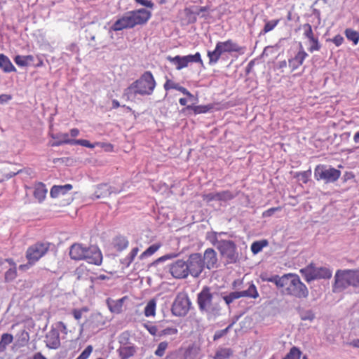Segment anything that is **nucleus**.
<instances>
[{
  "mask_svg": "<svg viewBox=\"0 0 359 359\" xmlns=\"http://www.w3.org/2000/svg\"><path fill=\"white\" fill-rule=\"evenodd\" d=\"M222 294L204 286L197 294L196 303L199 311L208 318H216L221 313Z\"/></svg>",
  "mask_w": 359,
  "mask_h": 359,
  "instance_id": "f257e3e1",
  "label": "nucleus"
},
{
  "mask_svg": "<svg viewBox=\"0 0 359 359\" xmlns=\"http://www.w3.org/2000/svg\"><path fill=\"white\" fill-rule=\"evenodd\" d=\"M156 83L151 72H144L141 76L127 87L123 96L129 100L137 95L142 96L151 95L156 88Z\"/></svg>",
  "mask_w": 359,
  "mask_h": 359,
  "instance_id": "f03ea898",
  "label": "nucleus"
},
{
  "mask_svg": "<svg viewBox=\"0 0 359 359\" xmlns=\"http://www.w3.org/2000/svg\"><path fill=\"white\" fill-rule=\"evenodd\" d=\"M151 15V12L145 8L127 12L114 22L110 30L121 31L124 29L133 28L137 25H143L149 20Z\"/></svg>",
  "mask_w": 359,
  "mask_h": 359,
  "instance_id": "7ed1b4c3",
  "label": "nucleus"
},
{
  "mask_svg": "<svg viewBox=\"0 0 359 359\" xmlns=\"http://www.w3.org/2000/svg\"><path fill=\"white\" fill-rule=\"evenodd\" d=\"M300 273L308 283L318 279H330L332 276V270L329 267H316L313 264L302 269Z\"/></svg>",
  "mask_w": 359,
  "mask_h": 359,
  "instance_id": "20e7f679",
  "label": "nucleus"
},
{
  "mask_svg": "<svg viewBox=\"0 0 359 359\" xmlns=\"http://www.w3.org/2000/svg\"><path fill=\"white\" fill-rule=\"evenodd\" d=\"M51 243L49 242H36L30 245L26 251V258L31 265L37 262L49 250Z\"/></svg>",
  "mask_w": 359,
  "mask_h": 359,
  "instance_id": "39448f33",
  "label": "nucleus"
},
{
  "mask_svg": "<svg viewBox=\"0 0 359 359\" xmlns=\"http://www.w3.org/2000/svg\"><path fill=\"white\" fill-rule=\"evenodd\" d=\"M341 176V171L326 165H318L314 170L316 180H324L326 183L336 182Z\"/></svg>",
  "mask_w": 359,
  "mask_h": 359,
  "instance_id": "423d86ee",
  "label": "nucleus"
},
{
  "mask_svg": "<svg viewBox=\"0 0 359 359\" xmlns=\"http://www.w3.org/2000/svg\"><path fill=\"white\" fill-rule=\"evenodd\" d=\"M191 306V302L186 294H178L172 305L171 311L173 316L177 317L185 316Z\"/></svg>",
  "mask_w": 359,
  "mask_h": 359,
  "instance_id": "0eeeda50",
  "label": "nucleus"
},
{
  "mask_svg": "<svg viewBox=\"0 0 359 359\" xmlns=\"http://www.w3.org/2000/svg\"><path fill=\"white\" fill-rule=\"evenodd\" d=\"M290 280L286 290L287 294L297 298H306L309 296V290L304 283H303L299 276L292 274L290 276Z\"/></svg>",
  "mask_w": 359,
  "mask_h": 359,
  "instance_id": "6e6552de",
  "label": "nucleus"
},
{
  "mask_svg": "<svg viewBox=\"0 0 359 359\" xmlns=\"http://www.w3.org/2000/svg\"><path fill=\"white\" fill-rule=\"evenodd\" d=\"M351 286L350 269H338L334 275V282L332 291L334 293L341 292Z\"/></svg>",
  "mask_w": 359,
  "mask_h": 359,
  "instance_id": "1a4fd4ad",
  "label": "nucleus"
},
{
  "mask_svg": "<svg viewBox=\"0 0 359 359\" xmlns=\"http://www.w3.org/2000/svg\"><path fill=\"white\" fill-rule=\"evenodd\" d=\"M218 250L223 257L226 258L229 263H236L238 260L236 245L233 241L220 240Z\"/></svg>",
  "mask_w": 359,
  "mask_h": 359,
  "instance_id": "9d476101",
  "label": "nucleus"
},
{
  "mask_svg": "<svg viewBox=\"0 0 359 359\" xmlns=\"http://www.w3.org/2000/svg\"><path fill=\"white\" fill-rule=\"evenodd\" d=\"M167 60L176 66L177 70H180L188 66L190 62H199L203 65L200 53L197 52L194 55H188L185 56L176 55L175 57L168 56Z\"/></svg>",
  "mask_w": 359,
  "mask_h": 359,
  "instance_id": "9b49d317",
  "label": "nucleus"
},
{
  "mask_svg": "<svg viewBox=\"0 0 359 359\" xmlns=\"http://www.w3.org/2000/svg\"><path fill=\"white\" fill-rule=\"evenodd\" d=\"M189 275L197 278L203 271L204 262L200 253L191 254L187 260Z\"/></svg>",
  "mask_w": 359,
  "mask_h": 359,
  "instance_id": "f8f14e48",
  "label": "nucleus"
},
{
  "mask_svg": "<svg viewBox=\"0 0 359 359\" xmlns=\"http://www.w3.org/2000/svg\"><path fill=\"white\" fill-rule=\"evenodd\" d=\"M187 261L177 259L169 264V271L177 279L186 278L189 276Z\"/></svg>",
  "mask_w": 359,
  "mask_h": 359,
  "instance_id": "ddd939ff",
  "label": "nucleus"
},
{
  "mask_svg": "<svg viewBox=\"0 0 359 359\" xmlns=\"http://www.w3.org/2000/svg\"><path fill=\"white\" fill-rule=\"evenodd\" d=\"M83 260H86L89 264L97 266L101 265L102 262V255L99 248L96 245L86 246L85 258H83Z\"/></svg>",
  "mask_w": 359,
  "mask_h": 359,
  "instance_id": "4468645a",
  "label": "nucleus"
},
{
  "mask_svg": "<svg viewBox=\"0 0 359 359\" xmlns=\"http://www.w3.org/2000/svg\"><path fill=\"white\" fill-rule=\"evenodd\" d=\"M217 46H219L222 54L225 53H231L236 52L240 55H243L245 52V47L241 46L231 39H228L225 41H218Z\"/></svg>",
  "mask_w": 359,
  "mask_h": 359,
  "instance_id": "2eb2a0df",
  "label": "nucleus"
},
{
  "mask_svg": "<svg viewBox=\"0 0 359 359\" xmlns=\"http://www.w3.org/2000/svg\"><path fill=\"white\" fill-rule=\"evenodd\" d=\"M299 48L294 57L289 59L288 64L292 71L298 69L304 62V60L309 56L304 50L302 43L299 44Z\"/></svg>",
  "mask_w": 359,
  "mask_h": 359,
  "instance_id": "dca6fc26",
  "label": "nucleus"
},
{
  "mask_svg": "<svg viewBox=\"0 0 359 359\" xmlns=\"http://www.w3.org/2000/svg\"><path fill=\"white\" fill-rule=\"evenodd\" d=\"M46 345L48 348L57 349L60 346V334L57 329L51 327L46 335Z\"/></svg>",
  "mask_w": 359,
  "mask_h": 359,
  "instance_id": "f3484780",
  "label": "nucleus"
},
{
  "mask_svg": "<svg viewBox=\"0 0 359 359\" xmlns=\"http://www.w3.org/2000/svg\"><path fill=\"white\" fill-rule=\"evenodd\" d=\"M202 258L204 266L207 269H211L216 266L217 262V253L212 248L206 249Z\"/></svg>",
  "mask_w": 359,
  "mask_h": 359,
  "instance_id": "a211bd4d",
  "label": "nucleus"
},
{
  "mask_svg": "<svg viewBox=\"0 0 359 359\" xmlns=\"http://www.w3.org/2000/svg\"><path fill=\"white\" fill-rule=\"evenodd\" d=\"M120 191L114 187L109 186L107 184H101L97 187L95 191V196L97 198H106L109 196L111 194H118Z\"/></svg>",
  "mask_w": 359,
  "mask_h": 359,
  "instance_id": "6ab92c4d",
  "label": "nucleus"
},
{
  "mask_svg": "<svg viewBox=\"0 0 359 359\" xmlns=\"http://www.w3.org/2000/svg\"><path fill=\"white\" fill-rule=\"evenodd\" d=\"M50 137L55 140L54 142H50L49 145L55 147L65 144L73 145L74 139L69 138L68 133L51 134Z\"/></svg>",
  "mask_w": 359,
  "mask_h": 359,
  "instance_id": "aec40b11",
  "label": "nucleus"
},
{
  "mask_svg": "<svg viewBox=\"0 0 359 359\" xmlns=\"http://www.w3.org/2000/svg\"><path fill=\"white\" fill-rule=\"evenodd\" d=\"M85 248L86 246L80 243L73 244L69 250L71 259L76 261L83 260V258H85Z\"/></svg>",
  "mask_w": 359,
  "mask_h": 359,
  "instance_id": "412c9836",
  "label": "nucleus"
},
{
  "mask_svg": "<svg viewBox=\"0 0 359 359\" xmlns=\"http://www.w3.org/2000/svg\"><path fill=\"white\" fill-rule=\"evenodd\" d=\"M164 89L165 90H169L170 89H175L180 92H181L184 95H187L188 97L192 99L194 98V95L184 87L180 86L177 83H175L171 80L168 79L166 82L164 83Z\"/></svg>",
  "mask_w": 359,
  "mask_h": 359,
  "instance_id": "4be33fe9",
  "label": "nucleus"
},
{
  "mask_svg": "<svg viewBox=\"0 0 359 359\" xmlns=\"http://www.w3.org/2000/svg\"><path fill=\"white\" fill-rule=\"evenodd\" d=\"M72 189V185L67 184L65 185H54L50 191L51 198H55L61 195L66 194L69 191Z\"/></svg>",
  "mask_w": 359,
  "mask_h": 359,
  "instance_id": "5701e85b",
  "label": "nucleus"
},
{
  "mask_svg": "<svg viewBox=\"0 0 359 359\" xmlns=\"http://www.w3.org/2000/svg\"><path fill=\"white\" fill-rule=\"evenodd\" d=\"M0 69L5 73L17 71L8 57L3 53H0Z\"/></svg>",
  "mask_w": 359,
  "mask_h": 359,
  "instance_id": "b1692460",
  "label": "nucleus"
},
{
  "mask_svg": "<svg viewBox=\"0 0 359 359\" xmlns=\"http://www.w3.org/2000/svg\"><path fill=\"white\" fill-rule=\"evenodd\" d=\"M112 244L117 251L122 252L128 247L129 241L126 236L118 235L113 238Z\"/></svg>",
  "mask_w": 359,
  "mask_h": 359,
  "instance_id": "393cba45",
  "label": "nucleus"
},
{
  "mask_svg": "<svg viewBox=\"0 0 359 359\" xmlns=\"http://www.w3.org/2000/svg\"><path fill=\"white\" fill-rule=\"evenodd\" d=\"M125 297L118 299L117 300H113L111 299H107V304L111 313H120L122 311L123 304Z\"/></svg>",
  "mask_w": 359,
  "mask_h": 359,
  "instance_id": "a878e982",
  "label": "nucleus"
},
{
  "mask_svg": "<svg viewBox=\"0 0 359 359\" xmlns=\"http://www.w3.org/2000/svg\"><path fill=\"white\" fill-rule=\"evenodd\" d=\"M138 252L139 248L137 247L133 248L126 257L120 259V264H121L123 269H127L130 266Z\"/></svg>",
  "mask_w": 359,
  "mask_h": 359,
  "instance_id": "bb28decb",
  "label": "nucleus"
},
{
  "mask_svg": "<svg viewBox=\"0 0 359 359\" xmlns=\"http://www.w3.org/2000/svg\"><path fill=\"white\" fill-rule=\"evenodd\" d=\"M233 355L231 348L219 346L217 348L213 359H229Z\"/></svg>",
  "mask_w": 359,
  "mask_h": 359,
  "instance_id": "cd10ccee",
  "label": "nucleus"
},
{
  "mask_svg": "<svg viewBox=\"0 0 359 359\" xmlns=\"http://www.w3.org/2000/svg\"><path fill=\"white\" fill-rule=\"evenodd\" d=\"M47 193V189L42 182H39L34 187V190L33 195L36 199L39 201V202H42L46 198V195Z\"/></svg>",
  "mask_w": 359,
  "mask_h": 359,
  "instance_id": "c85d7f7f",
  "label": "nucleus"
},
{
  "mask_svg": "<svg viewBox=\"0 0 359 359\" xmlns=\"http://www.w3.org/2000/svg\"><path fill=\"white\" fill-rule=\"evenodd\" d=\"M223 54L219 48V46L217 45L215 46V48L213 50H208L207 53V56L209 58V65H215L219 61L220 57Z\"/></svg>",
  "mask_w": 359,
  "mask_h": 359,
  "instance_id": "c756f323",
  "label": "nucleus"
},
{
  "mask_svg": "<svg viewBox=\"0 0 359 359\" xmlns=\"http://www.w3.org/2000/svg\"><path fill=\"white\" fill-rule=\"evenodd\" d=\"M118 351L121 359H128L134 355L136 349L134 346H125L120 347Z\"/></svg>",
  "mask_w": 359,
  "mask_h": 359,
  "instance_id": "7c9ffc66",
  "label": "nucleus"
},
{
  "mask_svg": "<svg viewBox=\"0 0 359 359\" xmlns=\"http://www.w3.org/2000/svg\"><path fill=\"white\" fill-rule=\"evenodd\" d=\"M241 292L243 297L257 299L259 297V292L253 283L249 284V287L247 290Z\"/></svg>",
  "mask_w": 359,
  "mask_h": 359,
  "instance_id": "2f4dec72",
  "label": "nucleus"
},
{
  "mask_svg": "<svg viewBox=\"0 0 359 359\" xmlns=\"http://www.w3.org/2000/svg\"><path fill=\"white\" fill-rule=\"evenodd\" d=\"M13 337L11 334H3L0 339V351L4 352L6 349V346L13 342Z\"/></svg>",
  "mask_w": 359,
  "mask_h": 359,
  "instance_id": "473e14b6",
  "label": "nucleus"
},
{
  "mask_svg": "<svg viewBox=\"0 0 359 359\" xmlns=\"http://www.w3.org/2000/svg\"><path fill=\"white\" fill-rule=\"evenodd\" d=\"M156 302L152 299L147 304L144 313L146 317L154 316L156 313Z\"/></svg>",
  "mask_w": 359,
  "mask_h": 359,
  "instance_id": "72a5a7b5",
  "label": "nucleus"
},
{
  "mask_svg": "<svg viewBox=\"0 0 359 359\" xmlns=\"http://www.w3.org/2000/svg\"><path fill=\"white\" fill-rule=\"evenodd\" d=\"M235 197L236 194L229 190L217 192V201L226 202Z\"/></svg>",
  "mask_w": 359,
  "mask_h": 359,
  "instance_id": "f704fd0d",
  "label": "nucleus"
},
{
  "mask_svg": "<svg viewBox=\"0 0 359 359\" xmlns=\"http://www.w3.org/2000/svg\"><path fill=\"white\" fill-rule=\"evenodd\" d=\"M184 11L189 22L194 23L196 22L198 13L195 10L194 6L187 7L184 8Z\"/></svg>",
  "mask_w": 359,
  "mask_h": 359,
  "instance_id": "c9c22d12",
  "label": "nucleus"
},
{
  "mask_svg": "<svg viewBox=\"0 0 359 359\" xmlns=\"http://www.w3.org/2000/svg\"><path fill=\"white\" fill-rule=\"evenodd\" d=\"M268 245V241L266 240H261L255 241L251 245V251L254 255H257L260 252L262 249Z\"/></svg>",
  "mask_w": 359,
  "mask_h": 359,
  "instance_id": "e433bc0d",
  "label": "nucleus"
},
{
  "mask_svg": "<svg viewBox=\"0 0 359 359\" xmlns=\"http://www.w3.org/2000/svg\"><path fill=\"white\" fill-rule=\"evenodd\" d=\"M211 109L212 107L210 105H188L186 107V109L193 110L194 114H205L208 112Z\"/></svg>",
  "mask_w": 359,
  "mask_h": 359,
  "instance_id": "4c0bfd02",
  "label": "nucleus"
},
{
  "mask_svg": "<svg viewBox=\"0 0 359 359\" xmlns=\"http://www.w3.org/2000/svg\"><path fill=\"white\" fill-rule=\"evenodd\" d=\"M242 297V294L241 291H234L231 292L229 294L222 296V300L223 299L225 303L229 306L231 304L234 300L239 299Z\"/></svg>",
  "mask_w": 359,
  "mask_h": 359,
  "instance_id": "58836bf2",
  "label": "nucleus"
},
{
  "mask_svg": "<svg viewBox=\"0 0 359 359\" xmlns=\"http://www.w3.org/2000/svg\"><path fill=\"white\" fill-rule=\"evenodd\" d=\"M242 297V294L241 291H234L231 292L229 294L222 296V300L223 299L225 303L229 306L231 304L234 300L239 299Z\"/></svg>",
  "mask_w": 359,
  "mask_h": 359,
  "instance_id": "ea45409f",
  "label": "nucleus"
},
{
  "mask_svg": "<svg viewBox=\"0 0 359 359\" xmlns=\"http://www.w3.org/2000/svg\"><path fill=\"white\" fill-rule=\"evenodd\" d=\"M242 297V294L241 291H234L231 292L229 294L222 296V300L223 299L225 303L229 306L231 304L234 300L239 299Z\"/></svg>",
  "mask_w": 359,
  "mask_h": 359,
  "instance_id": "a19ab883",
  "label": "nucleus"
},
{
  "mask_svg": "<svg viewBox=\"0 0 359 359\" xmlns=\"http://www.w3.org/2000/svg\"><path fill=\"white\" fill-rule=\"evenodd\" d=\"M159 244H153L150 245L145 251H144L140 256L139 259L143 260L152 255H154L160 248Z\"/></svg>",
  "mask_w": 359,
  "mask_h": 359,
  "instance_id": "79ce46f5",
  "label": "nucleus"
},
{
  "mask_svg": "<svg viewBox=\"0 0 359 359\" xmlns=\"http://www.w3.org/2000/svg\"><path fill=\"white\" fill-rule=\"evenodd\" d=\"M345 35L348 40L352 41L354 45H357L359 41V32L352 29H346Z\"/></svg>",
  "mask_w": 359,
  "mask_h": 359,
  "instance_id": "37998d69",
  "label": "nucleus"
},
{
  "mask_svg": "<svg viewBox=\"0 0 359 359\" xmlns=\"http://www.w3.org/2000/svg\"><path fill=\"white\" fill-rule=\"evenodd\" d=\"M222 234H226V233L220 232L218 233L215 231L209 232L207 233L206 238L212 245H213L218 249V245L219 244L220 240H218L217 236Z\"/></svg>",
  "mask_w": 359,
  "mask_h": 359,
  "instance_id": "c03bdc74",
  "label": "nucleus"
},
{
  "mask_svg": "<svg viewBox=\"0 0 359 359\" xmlns=\"http://www.w3.org/2000/svg\"><path fill=\"white\" fill-rule=\"evenodd\" d=\"M302 351L299 348L293 346L283 359H300Z\"/></svg>",
  "mask_w": 359,
  "mask_h": 359,
  "instance_id": "a18cd8bd",
  "label": "nucleus"
},
{
  "mask_svg": "<svg viewBox=\"0 0 359 359\" xmlns=\"http://www.w3.org/2000/svg\"><path fill=\"white\" fill-rule=\"evenodd\" d=\"M292 273L285 274L283 276H278V281L276 283V286L279 288L283 287L285 286H288L290 276H292Z\"/></svg>",
  "mask_w": 359,
  "mask_h": 359,
  "instance_id": "49530a36",
  "label": "nucleus"
},
{
  "mask_svg": "<svg viewBox=\"0 0 359 359\" xmlns=\"http://www.w3.org/2000/svg\"><path fill=\"white\" fill-rule=\"evenodd\" d=\"M299 316L302 320L313 321L315 318V313L312 310H302L299 311Z\"/></svg>",
  "mask_w": 359,
  "mask_h": 359,
  "instance_id": "de8ad7c7",
  "label": "nucleus"
},
{
  "mask_svg": "<svg viewBox=\"0 0 359 359\" xmlns=\"http://www.w3.org/2000/svg\"><path fill=\"white\" fill-rule=\"evenodd\" d=\"M351 286L359 288V269H350Z\"/></svg>",
  "mask_w": 359,
  "mask_h": 359,
  "instance_id": "09e8293b",
  "label": "nucleus"
},
{
  "mask_svg": "<svg viewBox=\"0 0 359 359\" xmlns=\"http://www.w3.org/2000/svg\"><path fill=\"white\" fill-rule=\"evenodd\" d=\"M302 29L304 30V36L305 38L308 39V40H313L314 38H316L314 36L313 32L312 27L310 24L306 23L302 25Z\"/></svg>",
  "mask_w": 359,
  "mask_h": 359,
  "instance_id": "8fccbe9b",
  "label": "nucleus"
},
{
  "mask_svg": "<svg viewBox=\"0 0 359 359\" xmlns=\"http://www.w3.org/2000/svg\"><path fill=\"white\" fill-rule=\"evenodd\" d=\"M311 171L310 170L303 172H297L294 175L299 181L306 184L308 182L309 177H311Z\"/></svg>",
  "mask_w": 359,
  "mask_h": 359,
  "instance_id": "3c124183",
  "label": "nucleus"
},
{
  "mask_svg": "<svg viewBox=\"0 0 359 359\" xmlns=\"http://www.w3.org/2000/svg\"><path fill=\"white\" fill-rule=\"evenodd\" d=\"M100 144V142H95V144H92L88 140H82V139L74 140V142H73V145L77 144V145H81V146H83L85 147L90 148V149L95 148L96 147V145H99Z\"/></svg>",
  "mask_w": 359,
  "mask_h": 359,
  "instance_id": "603ef678",
  "label": "nucleus"
},
{
  "mask_svg": "<svg viewBox=\"0 0 359 359\" xmlns=\"http://www.w3.org/2000/svg\"><path fill=\"white\" fill-rule=\"evenodd\" d=\"M168 343L167 341H161L158 344L157 348L154 354L158 357L164 355L166 349L168 348Z\"/></svg>",
  "mask_w": 359,
  "mask_h": 359,
  "instance_id": "864d4df0",
  "label": "nucleus"
},
{
  "mask_svg": "<svg viewBox=\"0 0 359 359\" xmlns=\"http://www.w3.org/2000/svg\"><path fill=\"white\" fill-rule=\"evenodd\" d=\"M278 22H279V20L267 21L265 23L264 27L262 31L261 32V33L266 34V33L273 30L276 27V25L278 24Z\"/></svg>",
  "mask_w": 359,
  "mask_h": 359,
  "instance_id": "5fc2aeb1",
  "label": "nucleus"
},
{
  "mask_svg": "<svg viewBox=\"0 0 359 359\" xmlns=\"http://www.w3.org/2000/svg\"><path fill=\"white\" fill-rule=\"evenodd\" d=\"M311 46L309 47L308 50L310 53H313L314 51H318L321 48V45L319 43L318 37L314 38L313 40L309 41Z\"/></svg>",
  "mask_w": 359,
  "mask_h": 359,
  "instance_id": "6e6d98bb",
  "label": "nucleus"
},
{
  "mask_svg": "<svg viewBox=\"0 0 359 359\" xmlns=\"http://www.w3.org/2000/svg\"><path fill=\"white\" fill-rule=\"evenodd\" d=\"M233 324H234V322H233L232 323L229 325L225 329L217 331L215 333L213 339L215 341V340H217V339L222 338L223 336H224L229 332V330L231 328V327L233 326Z\"/></svg>",
  "mask_w": 359,
  "mask_h": 359,
  "instance_id": "4d7b16f0",
  "label": "nucleus"
},
{
  "mask_svg": "<svg viewBox=\"0 0 359 359\" xmlns=\"http://www.w3.org/2000/svg\"><path fill=\"white\" fill-rule=\"evenodd\" d=\"M17 276V270L16 267L13 266L11 269H9L6 273H5V279L7 281H11L14 280Z\"/></svg>",
  "mask_w": 359,
  "mask_h": 359,
  "instance_id": "13d9d810",
  "label": "nucleus"
},
{
  "mask_svg": "<svg viewBox=\"0 0 359 359\" xmlns=\"http://www.w3.org/2000/svg\"><path fill=\"white\" fill-rule=\"evenodd\" d=\"M13 60L15 62V64L19 67H25L28 66L27 62H26L25 55H15V57L13 58Z\"/></svg>",
  "mask_w": 359,
  "mask_h": 359,
  "instance_id": "bf43d9fd",
  "label": "nucleus"
},
{
  "mask_svg": "<svg viewBox=\"0 0 359 359\" xmlns=\"http://www.w3.org/2000/svg\"><path fill=\"white\" fill-rule=\"evenodd\" d=\"M29 333L25 330H22L19 337V345L21 346H25L29 341Z\"/></svg>",
  "mask_w": 359,
  "mask_h": 359,
  "instance_id": "052dcab7",
  "label": "nucleus"
},
{
  "mask_svg": "<svg viewBox=\"0 0 359 359\" xmlns=\"http://www.w3.org/2000/svg\"><path fill=\"white\" fill-rule=\"evenodd\" d=\"M93 351V346L88 345L76 359H88Z\"/></svg>",
  "mask_w": 359,
  "mask_h": 359,
  "instance_id": "680f3d73",
  "label": "nucleus"
},
{
  "mask_svg": "<svg viewBox=\"0 0 359 359\" xmlns=\"http://www.w3.org/2000/svg\"><path fill=\"white\" fill-rule=\"evenodd\" d=\"M176 257V255L175 254H167V255H165L161 257H159L158 259H157L156 261H154L153 263H152V265L154 266H156L158 264L161 263V262H163L165 260H168V259H170L173 257Z\"/></svg>",
  "mask_w": 359,
  "mask_h": 359,
  "instance_id": "e2e57ef3",
  "label": "nucleus"
},
{
  "mask_svg": "<svg viewBox=\"0 0 359 359\" xmlns=\"http://www.w3.org/2000/svg\"><path fill=\"white\" fill-rule=\"evenodd\" d=\"M144 327L152 336H156L157 334L158 328L156 325L151 323H145L144 324Z\"/></svg>",
  "mask_w": 359,
  "mask_h": 359,
  "instance_id": "0e129e2a",
  "label": "nucleus"
},
{
  "mask_svg": "<svg viewBox=\"0 0 359 359\" xmlns=\"http://www.w3.org/2000/svg\"><path fill=\"white\" fill-rule=\"evenodd\" d=\"M203 201H205L207 203H210L212 201H217V192L208 193V194H204V195H203Z\"/></svg>",
  "mask_w": 359,
  "mask_h": 359,
  "instance_id": "69168bd1",
  "label": "nucleus"
},
{
  "mask_svg": "<svg viewBox=\"0 0 359 359\" xmlns=\"http://www.w3.org/2000/svg\"><path fill=\"white\" fill-rule=\"evenodd\" d=\"M194 8L195 10H196V11L198 13V15H200L201 13V18L205 19L207 18V15L205 14V13L209 11L210 8L208 6H194Z\"/></svg>",
  "mask_w": 359,
  "mask_h": 359,
  "instance_id": "338daca9",
  "label": "nucleus"
},
{
  "mask_svg": "<svg viewBox=\"0 0 359 359\" xmlns=\"http://www.w3.org/2000/svg\"><path fill=\"white\" fill-rule=\"evenodd\" d=\"M88 311V309L86 308H82L81 309H74L72 311V314L74 317V318L77 320H80L81 318L83 312Z\"/></svg>",
  "mask_w": 359,
  "mask_h": 359,
  "instance_id": "774afa93",
  "label": "nucleus"
}]
</instances>
